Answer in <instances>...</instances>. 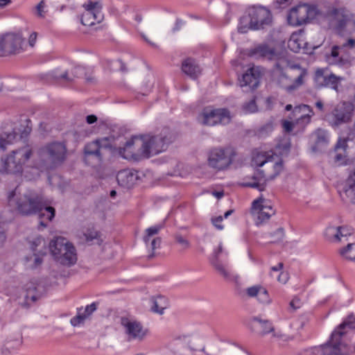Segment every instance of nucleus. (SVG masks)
Here are the masks:
<instances>
[{"instance_id": "dca6fc26", "label": "nucleus", "mask_w": 355, "mask_h": 355, "mask_svg": "<svg viewBox=\"0 0 355 355\" xmlns=\"http://www.w3.org/2000/svg\"><path fill=\"white\" fill-rule=\"evenodd\" d=\"M343 79V77L333 73H327L324 69H318L315 72L313 82L315 87L318 89L329 87L337 91L338 85Z\"/></svg>"}, {"instance_id": "bf43d9fd", "label": "nucleus", "mask_w": 355, "mask_h": 355, "mask_svg": "<svg viewBox=\"0 0 355 355\" xmlns=\"http://www.w3.org/2000/svg\"><path fill=\"white\" fill-rule=\"evenodd\" d=\"M342 49L348 48L350 49H352L355 48V39L349 38L347 40L346 42H345L343 44L340 46Z\"/></svg>"}, {"instance_id": "2eb2a0df", "label": "nucleus", "mask_w": 355, "mask_h": 355, "mask_svg": "<svg viewBox=\"0 0 355 355\" xmlns=\"http://www.w3.org/2000/svg\"><path fill=\"white\" fill-rule=\"evenodd\" d=\"M248 15L251 19V25L254 30L263 29L272 24V15L268 8L263 6H254L250 9Z\"/></svg>"}, {"instance_id": "6ab92c4d", "label": "nucleus", "mask_w": 355, "mask_h": 355, "mask_svg": "<svg viewBox=\"0 0 355 355\" xmlns=\"http://www.w3.org/2000/svg\"><path fill=\"white\" fill-rule=\"evenodd\" d=\"M309 8L306 4L295 6L288 14V23L295 26L305 24L309 18Z\"/></svg>"}, {"instance_id": "a18cd8bd", "label": "nucleus", "mask_w": 355, "mask_h": 355, "mask_svg": "<svg viewBox=\"0 0 355 355\" xmlns=\"http://www.w3.org/2000/svg\"><path fill=\"white\" fill-rule=\"evenodd\" d=\"M243 109L245 113H254L257 111V106L255 102V97H254L249 102L245 103L243 105Z\"/></svg>"}, {"instance_id": "e2e57ef3", "label": "nucleus", "mask_w": 355, "mask_h": 355, "mask_svg": "<svg viewBox=\"0 0 355 355\" xmlns=\"http://www.w3.org/2000/svg\"><path fill=\"white\" fill-rule=\"evenodd\" d=\"M302 109L308 110L309 111V112L313 114L312 110H311L310 107L309 105H302L299 106V107H295L294 110H293V113L295 115H297V113L300 112Z\"/></svg>"}, {"instance_id": "a211bd4d", "label": "nucleus", "mask_w": 355, "mask_h": 355, "mask_svg": "<svg viewBox=\"0 0 355 355\" xmlns=\"http://www.w3.org/2000/svg\"><path fill=\"white\" fill-rule=\"evenodd\" d=\"M354 106L349 102H341L332 110V125L338 126L348 123L352 116Z\"/></svg>"}, {"instance_id": "de8ad7c7", "label": "nucleus", "mask_w": 355, "mask_h": 355, "mask_svg": "<svg viewBox=\"0 0 355 355\" xmlns=\"http://www.w3.org/2000/svg\"><path fill=\"white\" fill-rule=\"evenodd\" d=\"M83 308L78 309V314L71 319V325L76 327L81 323H83L85 320V315H82Z\"/></svg>"}, {"instance_id": "cd10ccee", "label": "nucleus", "mask_w": 355, "mask_h": 355, "mask_svg": "<svg viewBox=\"0 0 355 355\" xmlns=\"http://www.w3.org/2000/svg\"><path fill=\"white\" fill-rule=\"evenodd\" d=\"M150 302L152 304L151 311L159 315H163L164 310L169 306L168 298L162 295L151 297Z\"/></svg>"}, {"instance_id": "58836bf2", "label": "nucleus", "mask_w": 355, "mask_h": 355, "mask_svg": "<svg viewBox=\"0 0 355 355\" xmlns=\"http://www.w3.org/2000/svg\"><path fill=\"white\" fill-rule=\"evenodd\" d=\"M302 42L298 39L297 35H293L288 40V46L292 51L297 53L302 48Z\"/></svg>"}, {"instance_id": "393cba45", "label": "nucleus", "mask_w": 355, "mask_h": 355, "mask_svg": "<svg viewBox=\"0 0 355 355\" xmlns=\"http://www.w3.org/2000/svg\"><path fill=\"white\" fill-rule=\"evenodd\" d=\"M341 47L338 45H334L331 48L329 55H327V61L331 65H336L340 67H349L351 61L348 58L339 56V50Z\"/></svg>"}, {"instance_id": "864d4df0", "label": "nucleus", "mask_w": 355, "mask_h": 355, "mask_svg": "<svg viewBox=\"0 0 355 355\" xmlns=\"http://www.w3.org/2000/svg\"><path fill=\"white\" fill-rule=\"evenodd\" d=\"M45 2L42 0L35 7L36 15L37 17L44 18L45 17L46 12L44 11Z\"/></svg>"}, {"instance_id": "473e14b6", "label": "nucleus", "mask_w": 355, "mask_h": 355, "mask_svg": "<svg viewBox=\"0 0 355 355\" xmlns=\"http://www.w3.org/2000/svg\"><path fill=\"white\" fill-rule=\"evenodd\" d=\"M253 54H258L259 56L266 58L268 60H273L276 56L275 51L273 48H270L267 44H262L257 46Z\"/></svg>"}, {"instance_id": "f704fd0d", "label": "nucleus", "mask_w": 355, "mask_h": 355, "mask_svg": "<svg viewBox=\"0 0 355 355\" xmlns=\"http://www.w3.org/2000/svg\"><path fill=\"white\" fill-rule=\"evenodd\" d=\"M48 79L53 80L55 81L64 80V82H71L72 79L68 76L67 71L60 73L58 70H54L46 75Z\"/></svg>"}, {"instance_id": "c85d7f7f", "label": "nucleus", "mask_w": 355, "mask_h": 355, "mask_svg": "<svg viewBox=\"0 0 355 355\" xmlns=\"http://www.w3.org/2000/svg\"><path fill=\"white\" fill-rule=\"evenodd\" d=\"M58 261L63 265L71 266L74 264L77 261L76 248L69 243L62 252V254L59 257H55Z\"/></svg>"}, {"instance_id": "9d476101", "label": "nucleus", "mask_w": 355, "mask_h": 355, "mask_svg": "<svg viewBox=\"0 0 355 355\" xmlns=\"http://www.w3.org/2000/svg\"><path fill=\"white\" fill-rule=\"evenodd\" d=\"M341 331H333L329 340L319 347L305 349L302 355H340Z\"/></svg>"}, {"instance_id": "39448f33", "label": "nucleus", "mask_w": 355, "mask_h": 355, "mask_svg": "<svg viewBox=\"0 0 355 355\" xmlns=\"http://www.w3.org/2000/svg\"><path fill=\"white\" fill-rule=\"evenodd\" d=\"M40 159L46 169H53L61 165L67 157V147L60 141L47 144L39 150Z\"/></svg>"}, {"instance_id": "c9c22d12", "label": "nucleus", "mask_w": 355, "mask_h": 355, "mask_svg": "<svg viewBox=\"0 0 355 355\" xmlns=\"http://www.w3.org/2000/svg\"><path fill=\"white\" fill-rule=\"evenodd\" d=\"M249 30H254L251 25V19L249 15L243 16L239 19L238 31L240 33H246Z\"/></svg>"}, {"instance_id": "ea45409f", "label": "nucleus", "mask_w": 355, "mask_h": 355, "mask_svg": "<svg viewBox=\"0 0 355 355\" xmlns=\"http://www.w3.org/2000/svg\"><path fill=\"white\" fill-rule=\"evenodd\" d=\"M306 74V71L305 69H302L300 74L295 78L294 83L287 87V90L288 92L293 91L301 86L304 83V78Z\"/></svg>"}, {"instance_id": "13d9d810", "label": "nucleus", "mask_w": 355, "mask_h": 355, "mask_svg": "<svg viewBox=\"0 0 355 355\" xmlns=\"http://www.w3.org/2000/svg\"><path fill=\"white\" fill-rule=\"evenodd\" d=\"M347 146V139H338L337 144L335 146V150L336 151H338V150L342 149L343 151L345 152Z\"/></svg>"}, {"instance_id": "79ce46f5", "label": "nucleus", "mask_w": 355, "mask_h": 355, "mask_svg": "<svg viewBox=\"0 0 355 355\" xmlns=\"http://www.w3.org/2000/svg\"><path fill=\"white\" fill-rule=\"evenodd\" d=\"M347 189H345V192L348 195L353 194L355 196V171L350 174L347 180Z\"/></svg>"}, {"instance_id": "a878e982", "label": "nucleus", "mask_w": 355, "mask_h": 355, "mask_svg": "<svg viewBox=\"0 0 355 355\" xmlns=\"http://www.w3.org/2000/svg\"><path fill=\"white\" fill-rule=\"evenodd\" d=\"M182 72L192 79H196L201 74V68L197 61L192 58H187L182 62Z\"/></svg>"}, {"instance_id": "4c0bfd02", "label": "nucleus", "mask_w": 355, "mask_h": 355, "mask_svg": "<svg viewBox=\"0 0 355 355\" xmlns=\"http://www.w3.org/2000/svg\"><path fill=\"white\" fill-rule=\"evenodd\" d=\"M345 327L355 329V316L353 314L349 315L348 317L338 327V329L334 331H336L343 332V336L345 334L343 331Z\"/></svg>"}, {"instance_id": "f03ea898", "label": "nucleus", "mask_w": 355, "mask_h": 355, "mask_svg": "<svg viewBox=\"0 0 355 355\" xmlns=\"http://www.w3.org/2000/svg\"><path fill=\"white\" fill-rule=\"evenodd\" d=\"M16 207L23 216L38 214L40 225L47 226L46 221H51L55 217V210L53 207L46 206L42 198L33 192H28L17 198Z\"/></svg>"}, {"instance_id": "09e8293b", "label": "nucleus", "mask_w": 355, "mask_h": 355, "mask_svg": "<svg viewBox=\"0 0 355 355\" xmlns=\"http://www.w3.org/2000/svg\"><path fill=\"white\" fill-rule=\"evenodd\" d=\"M25 123H26V125L24 126V130H19V131L21 132V135H20L19 137L21 139L26 138L32 130L31 120L26 119Z\"/></svg>"}, {"instance_id": "7c9ffc66", "label": "nucleus", "mask_w": 355, "mask_h": 355, "mask_svg": "<svg viewBox=\"0 0 355 355\" xmlns=\"http://www.w3.org/2000/svg\"><path fill=\"white\" fill-rule=\"evenodd\" d=\"M329 234L334 235L335 241L340 240V237L350 236L353 233V229L351 227H329L327 230Z\"/></svg>"}, {"instance_id": "69168bd1", "label": "nucleus", "mask_w": 355, "mask_h": 355, "mask_svg": "<svg viewBox=\"0 0 355 355\" xmlns=\"http://www.w3.org/2000/svg\"><path fill=\"white\" fill-rule=\"evenodd\" d=\"M114 64H119V70L121 71L126 72L128 71L127 68L125 67V64L121 60H117L114 61Z\"/></svg>"}, {"instance_id": "5701e85b", "label": "nucleus", "mask_w": 355, "mask_h": 355, "mask_svg": "<svg viewBox=\"0 0 355 355\" xmlns=\"http://www.w3.org/2000/svg\"><path fill=\"white\" fill-rule=\"evenodd\" d=\"M163 227L164 225L162 224H157L147 228L145 231L143 240L146 245L150 248L153 251L160 247L162 242L161 238L154 236L157 235Z\"/></svg>"}, {"instance_id": "680f3d73", "label": "nucleus", "mask_w": 355, "mask_h": 355, "mask_svg": "<svg viewBox=\"0 0 355 355\" xmlns=\"http://www.w3.org/2000/svg\"><path fill=\"white\" fill-rule=\"evenodd\" d=\"M283 128L286 132H290L293 130V123L291 121H284L282 123Z\"/></svg>"}, {"instance_id": "052dcab7", "label": "nucleus", "mask_w": 355, "mask_h": 355, "mask_svg": "<svg viewBox=\"0 0 355 355\" xmlns=\"http://www.w3.org/2000/svg\"><path fill=\"white\" fill-rule=\"evenodd\" d=\"M277 281L282 284H286L288 279V275L287 273L284 272H280V273L277 275Z\"/></svg>"}, {"instance_id": "20e7f679", "label": "nucleus", "mask_w": 355, "mask_h": 355, "mask_svg": "<svg viewBox=\"0 0 355 355\" xmlns=\"http://www.w3.org/2000/svg\"><path fill=\"white\" fill-rule=\"evenodd\" d=\"M141 154L144 158H149L165 151L172 142V135L169 128H164L156 135L141 137Z\"/></svg>"}, {"instance_id": "37998d69", "label": "nucleus", "mask_w": 355, "mask_h": 355, "mask_svg": "<svg viewBox=\"0 0 355 355\" xmlns=\"http://www.w3.org/2000/svg\"><path fill=\"white\" fill-rule=\"evenodd\" d=\"M273 130V125L272 123H267L257 130V135L259 137H265Z\"/></svg>"}, {"instance_id": "4d7b16f0", "label": "nucleus", "mask_w": 355, "mask_h": 355, "mask_svg": "<svg viewBox=\"0 0 355 355\" xmlns=\"http://www.w3.org/2000/svg\"><path fill=\"white\" fill-rule=\"evenodd\" d=\"M223 220V217L221 216L212 218H211V223L212 225L218 230H223L224 227L222 225V221Z\"/></svg>"}, {"instance_id": "b1692460", "label": "nucleus", "mask_w": 355, "mask_h": 355, "mask_svg": "<svg viewBox=\"0 0 355 355\" xmlns=\"http://www.w3.org/2000/svg\"><path fill=\"white\" fill-rule=\"evenodd\" d=\"M138 179L137 173L130 169L120 171L116 175V180L119 186L123 188H132Z\"/></svg>"}, {"instance_id": "ddd939ff", "label": "nucleus", "mask_w": 355, "mask_h": 355, "mask_svg": "<svg viewBox=\"0 0 355 355\" xmlns=\"http://www.w3.org/2000/svg\"><path fill=\"white\" fill-rule=\"evenodd\" d=\"M85 12L81 16V23L84 26H91L101 23L103 19L102 4L100 1H89L83 5Z\"/></svg>"}, {"instance_id": "4be33fe9", "label": "nucleus", "mask_w": 355, "mask_h": 355, "mask_svg": "<svg viewBox=\"0 0 355 355\" xmlns=\"http://www.w3.org/2000/svg\"><path fill=\"white\" fill-rule=\"evenodd\" d=\"M261 71L259 67H251L248 69L242 76L240 81V86L249 87L251 89H256L260 82Z\"/></svg>"}, {"instance_id": "f8f14e48", "label": "nucleus", "mask_w": 355, "mask_h": 355, "mask_svg": "<svg viewBox=\"0 0 355 355\" xmlns=\"http://www.w3.org/2000/svg\"><path fill=\"white\" fill-rule=\"evenodd\" d=\"M275 211L270 202L261 196L252 203V214L254 217L255 225L260 226L266 223L274 215Z\"/></svg>"}, {"instance_id": "aec40b11", "label": "nucleus", "mask_w": 355, "mask_h": 355, "mask_svg": "<svg viewBox=\"0 0 355 355\" xmlns=\"http://www.w3.org/2000/svg\"><path fill=\"white\" fill-rule=\"evenodd\" d=\"M252 326L260 336H264L272 333V337L279 338L282 334L279 332H275L272 323L268 320H263L259 317H253L251 319Z\"/></svg>"}, {"instance_id": "4468645a", "label": "nucleus", "mask_w": 355, "mask_h": 355, "mask_svg": "<svg viewBox=\"0 0 355 355\" xmlns=\"http://www.w3.org/2000/svg\"><path fill=\"white\" fill-rule=\"evenodd\" d=\"M121 324L125 329V333L128 336L129 340L142 341L149 334V330L144 328L142 324L137 320H132L128 318L122 317Z\"/></svg>"}, {"instance_id": "49530a36", "label": "nucleus", "mask_w": 355, "mask_h": 355, "mask_svg": "<svg viewBox=\"0 0 355 355\" xmlns=\"http://www.w3.org/2000/svg\"><path fill=\"white\" fill-rule=\"evenodd\" d=\"M316 135V144L318 145L326 144L328 141L327 134L325 131L322 130H318L315 132Z\"/></svg>"}, {"instance_id": "8fccbe9b", "label": "nucleus", "mask_w": 355, "mask_h": 355, "mask_svg": "<svg viewBox=\"0 0 355 355\" xmlns=\"http://www.w3.org/2000/svg\"><path fill=\"white\" fill-rule=\"evenodd\" d=\"M98 303L93 302L91 304L86 306L83 312H82L83 315H85V319L92 315L97 309Z\"/></svg>"}, {"instance_id": "bb28decb", "label": "nucleus", "mask_w": 355, "mask_h": 355, "mask_svg": "<svg viewBox=\"0 0 355 355\" xmlns=\"http://www.w3.org/2000/svg\"><path fill=\"white\" fill-rule=\"evenodd\" d=\"M42 292L39 288L33 282H30L26 285V294L24 295V306L29 307L36 301L41 298Z\"/></svg>"}, {"instance_id": "a19ab883", "label": "nucleus", "mask_w": 355, "mask_h": 355, "mask_svg": "<svg viewBox=\"0 0 355 355\" xmlns=\"http://www.w3.org/2000/svg\"><path fill=\"white\" fill-rule=\"evenodd\" d=\"M83 236L87 243L93 241L94 239L98 240L100 233L94 228H88L83 232Z\"/></svg>"}, {"instance_id": "603ef678", "label": "nucleus", "mask_w": 355, "mask_h": 355, "mask_svg": "<svg viewBox=\"0 0 355 355\" xmlns=\"http://www.w3.org/2000/svg\"><path fill=\"white\" fill-rule=\"evenodd\" d=\"M46 253V251L40 250L37 252H34L35 259H34V265L33 266V268H37L42 263V259L40 256L45 255Z\"/></svg>"}, {"instance_id": "1a4fd4ad", "label": "nucleus", "mask_w": 355, "mask_h": 355, "mask_svg": "<svg viewBox=\"0 0 355 355\" xmlns=\"http://www.w3.org/2000/svg\"><path fill=\"white\" fill-rule=\"evenodd\" d=\"M234 155V150L230 148H213L208 153V165L218 171H223L232 163Z\"/></svg>"}, {"instance_id": "f3484780", "label": "nucleus", "mask_w": 355, "mask_h": 355, "mask_svg": "<svg viewBox=\"0 0 355 355\" xmlns=\"http://www.w3.org/2000/svg\"><path fill=\"white\" fill-rule=\"evenodd\" d=\"M23 42L22 37L17 34H6L0 37V56L19 53Z\"/></svg>"}, {"instance_id": "0e129e2a", "label": "nucleus", "mask_w": 355, "mask_h": 355, "mask_svg": "<svg viewBox=\"0 0 355 355\" xmlns=\"http://www.w3.org/2000/svg\"><path fill=\"white\" fill-rule=\"evenodd\" d=\"M184 24L185 22L182 19L178 18L176 19L175 26L173 28V31L175 32L179 31Z\"/></svg>"}, {"instance_id": "72a5a7b5", "label": "nucleus", "mask_w": 355, "mask_h": 355, "mask_svg": "<svg viewBox=\"0 0 355 355\" xmlns=\"http://www.w3.org/2000/svg\"><path fill=\"white\" fill-rule=\"evenodd\" d=\"M272 156L266 152H257L253 154L252 159V165L261 167L266 163L270 162Z\"/></svg>"}, {"instance_id": "423d86ee", "label": "nucleus", "mask_w": 355, "mask_h": 355, "mask_svg": "<svg viewBox=\"0 0 355 355\" xmlns=\"http://www.w3.org/2000/svg\"><path fill=\"white\" fill-rule=\"evenodd\" d=\"M273 173L267 175L262 169H257L252 176H247L243 179L241 185L244 187L256 189L259 191L266 189L268 182L273 180L283 170V162L279 160L272 166Z\"/></svg>"}, {"instance_id": "338daca9", "label": "nucleus", "mask_w": 355, "mask_h": 355, "mask_svg": "<svg viewBox=\"0 0 355 355\" xmlns=\"http://www.w3.org/2000/svg\"><path fill=\"white\" fill-rule=\"evenodd\" d=\"M37 38V33L35 32H33L31 34L29 39H28V43L31 46H34Z\"/></svg>"}, {"instance_id": "2f4dec72", "label": "nucleus", "mask_w": 355, "mask_h": 355, "mask_svg": "<svg viewBox=\"0 0 355 355\" xmlns=\"http://www.w3.org/2000/svg\"><path fill=\"white\" fill-rule=\"evenodd\" d=\"M19 132L13 130L11 132H3L0 135V148L5 150L7 146L13 144L17 139Z\"/></svg>"}, {"instance_id": "7ed1b4c3", "label": "nucleus", "mask_w": 355, "mask_h": 355, "mask_svg": "<svg viewBox=\"0 0 355 355\" xmlns=\"http://www.w3.org/2000/svg\"><path fill=\"white\" fill-rule=\"evenodd\" d=\"M324 17L329 27L338 35L351 34L355 29V21L352 19L349 11L345 8L329 7Z\"/></svg>"}, {"instance_id": "3c124183", "label": "nucleus", "mask_w": 355, "mask_h": 355, "mask_svg": "<svg viewBox=\"0 0 355 355\" xmlns=\"http://www.w3.org/2000/svg\"><path fill=\"white\" fill-rule=\"evenodd\" d=\"M175 239L177 243H178L184 250L188 249L190 247L189 241L184 239L181 234H178L175 236Z\"/></svg>"}, {"instance_id": "6e6552de", "label": "nucleus", "mask_w": 355, "mask_h": 355, "mask_svg": "<svg viewBox=\"0 0 355 355\" xmlns=\"http://www.w3.org/2000/svg\"><path fill=\"white\" fill-rule=\"evenodd\" d=\"M197 121L202 125H226L231 121L230 111L226 108L205 107L198 114Z\"/></svg>"}, {"instance_id": "6e6d98bb", "label": "nucleus", "mask_w": 355, "mask_h": 355, "mask_svg": "<svg viewBox=\"0 0 355 355\" xmlns=\"http://www.w3.org/2000/svg\"><path fill=\"white\" fill-rule=\"evenodd\" d=\"M311 117L310 114H302L297 119V123L305 125L310 123Z\"/></svg>"}, {"instance_id": "0eeeda50", "label": "nucleus", "mask_w": 355, "mask_h": 355, "mask_svg": "<svg viewBox=\"0 0 355 355\" xmlns=\"http://www.w3.org/2000/svg\"><path fill=\"white\" fill-rule=\"evenodd\" d=\"M32 150L28 146H24L12 151L6 159H2L3 170L6 173H21L23 166L30 159Z\"/></svg>"}, {"instance_id": "c756f323", "label": "nucleus", "mask_w": 355, "mask_h": 355, "mask_svg": "<svg viewBox=\"0 0 355 355\" xmlns=\"http://www.w3.org/2000/svg\"><path fill=\"white\" fill-rule=\"evenodd\" d=\"M69 243L66 239L60 236L52 240L49 243V248L52 255L55 258L62 254L63 250L66 249Z\"/></svg>"}, {"instance_id": "774afa93", "label": "nucleus", "mask_w": 355, "mask_h": 355, "mask_svg": "<svg viewBox=\"0 0 355 355\" xmlns=\"http://www.w3.org/2000/svg\"><path fill=\"white\" fill-rule=\"evenodd\" d=\"M97 121V116L94 114L88 115L86 117V121L88 124H92Z\"/></svg>"}, {"instance_id": "9b49d317", "label": "nucleus", "mask_w": 355, "mask_h": 355, "mask_svg": "<svg viewBox=\"0 0 355 355\" xmlns=\"http://www.w3.org/2000/svg\"><path fill=\"white\" fill-rule=\"evenodd\" d=\"M110 148L111 145L107 137L88 143L84 148L85 162L92 166L99 164L102 162V150Z\"/></svg>"}, {"instance_id": "412c9836", "label": "nucleus", "mask_w": 355, "mask_h": 355, "mask_svg": "<svg viewBox=\"0 0 355 355\" xmlns=\"http://www.w3.org/2000/svg\"><path fill=\"white\" fill-rule=\"evenodd\" d=\"M141 143V137H132L130 139L128 140L123 147H120L119 149V155L125 159L138 160L140 157H143L141 152L136 153L135 150V145L137 142ZM141 146H139V148ZM141 151L140 148L139 149Z\"/></svg>"}, {"instance_id": "c03bdc74", "label": "nucleus", "mask_w": 355, "mask_h": 355, "mask_svg": "<svg viewBox=\"0 0 355 355\" xmlns=\"http://www.w3.org/2000/svg\"><path fill=\"white\" fill-rule=\"evenodd\" d=\"M354 248H355L354 243H349L345 248H342L340 252L346 259L354 261L355 260V255L351 254V251Z\"/></svg>"}, {"instance_id": "f257e3e1", "label": "nucleus", "mask_w": 355, "mask_h": 355, "mask_svg": "<svg viewBox=\"0 0 355 355\" xmlns=\"http://www.w3.org/2000/svg\"><path fill=\"white\" fill-rule=\"evenodd\" d=\"M229 253L223 248L222 242L213 250L209 257V261L216 272L224 279L232 281L236 285V293L241 298L245 297H257V300L263 304H268L271 302V299L266 288L260 286L255 285L246 289L241 288V279L239 275L234 274L229 266L228 257Z\"/></svg>"}, {"instance_id": "5fc2aeb1", "label": "nucleus", "mask_w": 355, "mask_h": 355, "mask_svg": "<svg viewBox=\"0 0 355 355\" xmlns=\"http://www.w3.org/2000/svg\"><path fill=\"white\" fill-rule=\"evenodd\" d=\"M73 74L74 77L82 78L86 76V69L85 67L78 66L73 69Z\"/></svg>"}, {"instance_id": "e433bc0d", "label": "nucleus", "mask_w": 355, "mask_h": 355, "mask_svg": "<svg viewBox=\"0 0 355 355\" xmlns=\"http://www.w3.org/2000/svg\"><path fill=\"white\" fill-rule=\"evenodd\" d=\"M31 250L33 252H37L40 250L46 251V241L42 236H37L31 243Z\"/></svg>"}]
</instances>
